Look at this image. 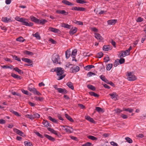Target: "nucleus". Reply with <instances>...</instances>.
<instances>
[{
    "instance_id": "f257e3e1",
    "label": "nucleus",
    "mask_w": 146,
    "mask_h": 146,
    "mask_svg": "<svg viewBox=\"0 0 146 146\" xmlns=\"http://www.w3.org/2000/svg\"><path fill=\"white\" fill-rule=\"evenodd\" d=\"M56 72L57 76L58 77L57 78L58 80H60L62 79L65 76V75L63 74L64 73V70L61 67L56 68Z\"/></svg>"
},
{
    "instance_id": "f03ea898",
    "label": "nucleus",
    "mask_w": 146,
    "mask_h": 146,
    "mask_svg": "<svg viewBox=\"0 0 146 146\" xmlns=\"http://www.w3.org/2000/svg\"><path fill=\"white\" fill-rule=\"evenodd\" d=\"M127 80L130 81H134L137 79L135 76L131 72H127Z\"/></svg>"
},
{
    "instance_id": "7ed1b4c3",
    "label": "nucleus",
    "mask_w": 146,
    "mask_h": 146,
    "mask_svg": "<svg viewBox=\"0 0 146 146\" xmlns=\"http://www.w3.org/2000/svg\"><path fill=\"white\" fill-rule=\"evenodd\" d=\"M27 19L24 18H22V19L20 21V22L22 23V25L27 26L31 27L33 25V23H29L26 21Z\"/></svg>"
},
{
    "instance_id": "20e7f679",
    "label": "nucleus",
    "mask_w": 146,
    "mask_h": 146,
    "mask_svg": "<svg viewBox=\"0 0 146 146\" xmlns=\"http://www.w3.org/2000/svg\"><path fill=\"white\" fill-rule=\"evenodd\" d=\"M59 59L60 56L58 54H54L52 56V60L54 63L60 64V62H58V60Z\"/></svg>"
},
{
    "instance_id": "39448f33",
    "label": "nucleus",
    "mask_w": 146,
    "mask_h": 146,
    "mask_svg": "<svg viewBox=\"0 0 146 146\" xmlns=\"http://www.w3.org/2000/svg\"><path fill=\"white\" fill-rule=\"evenodd\" d=\"M28 90L30 92H33L35 94L39 96L41 95V94L34 88H31L29 87H28Z\"/></svg>"
},
{
    "instance_id": "423d86ee",
    "label": "nucleus",
    "mask_w": 146,
    "mask_h": 146,
    "mask_svg": "<svg viewBox=\"0 0 146 146\" xmlns=\"http://www.w3.org/2000/svg\"><path fill=\"white\" fill-rule=\"evenodd\" d=\"M22 60L23 61L25 62L31 63V64H25V65H26L27 66H32V61L30 59H28V58H22Z\"/></svg>"
},
{
    "instance_id": "0eeeda50",
    "label": "nucleus",
    "mask_w": 146,
    "mask_h": 146,
    "mask_svg": "<svg viewBox=\"0 0 146 146\" xmlns=\"http://www.w3.org/2000/svg\"><path fill=\"white\" fill-rule=\"evenodd\" d=\"M80 69V68L78 66H76L75 67H72L70 68V70L72 73H76Z\"/></svg>"
},
{
    "instance_id": "6e6552de",
    "label": "nucleus",
    "mask_w": 146,
    "mask_h": 146,
    "mask_svg": "<svg viewBox=\"0 0 146 146\" xmlns=\"http://www.w3.org/2000/svg\"><path fill=\"white\" fill-rule=\"evenodd\" d=\"M109 95L111 96V98L113 99L114 100H117L118 96L116 92H113L112 93L110 94Z\"/></svg>"
},
{
    "instance_id": "1a4fd4ad",
    "label": "nucleus",
    "mask_w": 146,
    "mask_h": 146,
    "mask_svg": "<svg viewBox=\"0 0 146 146\" xmlns=\"http://www.w3.org/2000/svg\"><path fill=\"white\" fill-rule=\"evenodd\" d=\"M48 30L55 33H60V31L59 29L53 27H49L48 29Z\"/></svg>"
},
{
    "instance_id": "9d476101",
    "label": "nucleus",
    "mask_w": 146,
    "mask_h": 146,
    "mask_svg": "<svg viewBox=\"0 0 146 146\" xmlns=\"http://www.w3.org/2000/svg\"><path fill=\"white\" fill-rule=\"evenodd\" d=\"M1 20L3 22L6 23L11 22L12 21L11 18H8L7 17H2Z\"/></svg>"
},
{
    "instance_id": "9b49d317",
    "label": "nucleus",
    "mask_w": 146,
    "mask_h": 146,
    "mask_svg": "<svg viewBox=\"0 0 146 146\" xmlns=\"http://www.w3.org/2000/svg\"><path fill=\"white\" fill-rule=\"evenodd\" d=\"M71 9L73 10H74L80 11H84L85 10V9L83 7H73Z\"/></svg>"
},
{
    "instance_id": "f8f14e48",
    "label": "nucleus",
    "mask_w": 146,
    "mask_h": 146,
    "mask_svg": "<svg viewBox=\"0 0 146 146\" xmlns=\"http://www.w3.org/2000/svg\"><path fill=\"white\" fill-rule=\"evenodd\" d=\"M13 131L16 133L19 134L20 136H23V133L22 131L15 128H13Z\"/></svg>"
},
{
    "instance_id": "ddd939ff",
    "label": "nucleus",
    "mask_w": 146,
    "mask_h": 146,
    "mask_svg": "<svg viewBox=\"0 0 146 146\" xmlns=\"http://www.w3.org/2000/svg\"><path fill=\"white\" fill-rule=\"evenodd\" d=\"M62 2L66 5L68 6H73L74 5L73 3L70 2L67 0H63L62 1Z\"/></svg>"
},
{
    "instance_id": "4468645a",
    "label": "nucleus",
    "mask_w": 146,
    "mask_h": 146,
    "mask_svg": "<svg viewBox=\"0 0 146 146\" xmlns=\"http://www.w3.org/2000/svg\"><path fill=\"white\" fill-rule=\"evenodd\" d=\"M117 20L116 19H111L108 20L107 23L108 25H114L116 23Z\"/></svg>"
},
{
    "instance_id": "2eb2a0df",
    "label": "nucleus",
    "mask_w": 146,
    "mask_h": 146,
    "mask_svg": "<svg viewBox=\"0 0 146 146\" xmlns=\"http://www.w3.org/2000/svg\"><path fill=\"white\" fill-rule=\"evenodd\" d=\"M77 28L75 27H72L69 31V34L71 35H73L77 31Z\"/></svg>"
},
{
    "instance_id": "dca6fc26",
    "label": "nucleus",
    "mask_w": 146,
    "mask_h": 146,
    "mask_svg": "<svg viewBox=\"0 0 146 146\" xmlns=\"http://www.w3.org/2000/svg\"><path fill=\"white\" fill-rule=\"evenodd\" d=\"M56 90H57L60 93L66 94L67 93V90L65 89H62L60 88L56 89Z\"/></svg>"
},
{
    "instance_id": "f3484780",
    "label": "nucleus",
    "mask_w": 146,
    "mask_h": 146,
    "mask_svg": "<svg viewBox=\"0 0 146 146\" xmlns=\"http://www.w3.org/2000/svg\"><path fill=\"white\" fill-rule=\"evenodd\" d=\"M85 117L86 119L89 121L90 122L93 123H95V121L92 118H91L90 116H85Z\"/></svg>"
},
{
    "instance_id": "a211bd4d",
    "label": "nucleus",
    "mask_w": 146,
    "mask_h": 146,
    "mask_svg": "<svg viewBox=\"0 0 146 146\" xmlns=\"http://www.w3.org/2000/svg\"><path fill=\"white\" fill-rule=\"evenodd\" d=\"M95 36L96 38L100 41H102L103 40V38L98 33H95Z\"/></svg>"
},
{
    "instance_id": "6ab92c4d",
    "label": "nucleus",
    "mask_w": 146,
    "mask_h": 146,
    "mask_svg": "<svg viewBox=\"0 0 146 146\" xmlns=\"http://www.w3.org/2000/svg\"><path fill=\"white\" fill-rule=\"evenodd\" d=\"M121 54L120 56V57H124L125 56L129 55V53H128V52H127L126 51V50L125 51H122Z\"/></svg>"
},
{
    "instance_id": "aec40b11",
    "label": "nucleus",
    "mask_w": 146,
    "mask_h": 146,
    "mask_svg": "<svg viewBox=\"0 0 146 146\" xmlns=\"http://www.w3.org/2000/svg\"><path fill=\"white\" fill-rule=\"evenodd\" d=\"M11 76L15 78H16L19 80H21L22 79L21 77L14 73H12L11 74Z\"/></svg>"
},
{
    "instance_id": "412c9836",
    "label": "nucleus",
    "mask_w": 146,
    "mask_h": 146,
    "mask_svg": "<svg viewBox=\"0 0 146 146\" xmlns=\"http://www.w3.org/2000/svg\"><path fill=\"white\" fill-rule=\"evenodd\" d=\"M44 136L49 140L51 141H53L55 140V139L54 138L52 137L51 136L47 134H45Z\"/></svg>"
},
{
    "instance_id": "4be33fe9",
    "label": "nucleus",
    "mask_w": 146,
    "mask_h": 146,
    "mask_svg": "<svg viewBox=\"0 0 146 146\" xmlns=\"http://www.w3.org/2000/svg\"><path fill=\"white\" fill-rule=\"evenodd\" d=\"M30 18L31 21L36 23H37V22H38V19L34 16H31Z\"/></svg>"
},
{
    "instance_id": "5701e85b",
    "label": "nucleus",
    "mask_w": 146,
    "mask_h": 146,
    "mask_svg": "<svg viewBox=\"0 0 146 146\" xmlns=\"http://www.w3.org/2000/svg\"><path fill=\"white\" fill-rule=\"evenodd\" d=\"M65 55L67 59L69 58L70 55V49H68L66 51Z\"/></svg>"
},
{
    "instance_id": "b1692460",
    "label": "nucleus",
    "mask_w": 146,
    "mask_h": 146,
    "mask_svg": "<svg viewBox=\"0 0 146 146\" xmlns=\"http://www.w3.org/2000/svg\"><path fill=\"white\" fill-rule=\"evenodd\" d=\"M61 26L65 28L70 29L71 26L67 24L63 23L62 24Z\"/></svg>"
},
{
    "instance_id": "393cba45",
    "label": "nucleus",
    "mask_w": 146,
    "mask_h": 146,
    "mask_svg": "<svg viewBox=\"0 0 146 146\" xmlns=\"http://www.w3.org/2000/svg\"><path fill=\"white\" fill-rule=\"evenodd\" d=\"M38 22L37 23L40 24H44L47 22V21L44 19H42L40 20L38 19Z\"/></svg>"
},
{
    "instance_id": "a878e982",
    "label": "nucleus",
    "mask_w": 146,
    "mask_h": 146,
    "mask_svg": "<svg viewBox=\"0 0 146 146\" xmlns=\"http://www.w3.org/2000/svg\"><path fill=\"white\" fill-rule=\"evenodd\" d=\"M13 70H15L16 72H17L18 73L20 74H22L23 73V72L22 71L17 67H15V68H13Z\"/></svg>"
},
{
    "instance_id": "bb28decb",
    "label": "nucleus",
    "mask_w": 146,
    "mask_h": 146,
    "mask_svg": "<svg viewBox=\"0 0 146 146\" xmlns=\"http://www.w3.org/2000/svg\"><path fill=\"white\" fill-rule=\"evenodd\" d=\"M94 67V66L93 65H87L84 67V69L86 70H89L92 68Z\"/></svg>"
},
{
    "instance_id": "cd10ccee",
    "label": "nucleus",
    "mask_w": 146,
    "mask_h": 146,
    "mask_svg": "<svg viewBox=\"0 0 146 146\" xmlns=\"http://www.w3.org/2000/svg\"><path fill=\"white\" fill-rule=\"evenodd\" d=\"M111 49V47L109 46L104 45L103 47V50L105 51H108L109 50Z\"/></svg>"
},
{
    "instance_id": "c85d7f7f",
    "label": "nucleus",
    "mask_w": 146,
    "mask_h": 146,
    "mask_svg": "<svg viewBox=\"0 0 146 146\" xmlns=\"http://www.w3.org/2000/svg\"><path fill=\"white\" fill-rule=\"evenodd\" d=\"M66 117L71 122H73L74 120L73 119L67 114H66L65 115Z\"/></svg>"
},
{
    "instance_id": "c756f323",
    "label": "nucleus",
    "mask_w": 146,
    "mask_h": 146,
    "mask_svg": "<svg viewBox=\"0 0 146 146\" xmlns=\"http://www.w3.org/2000/svg\"><path fill=\"white\" fill-rule=\"evenodd\" d=\"M33 119H38L40 117V115L36 113H33Z\"/></svg>"
},
{
    "instance_id": "7c9ffc66",
    "label": "nucleus",
    "mask_w": 146,
    "mask_h": 146,
    "mask_svg": "<svg viewBox=\"0 0 146 146\" xmlns=\"http://www.w3.org/2000/svg\"><path fill=\"white\" fill-rule=\"evenodd\" d=\"M16 40L20 42H23L25 40V39H24L22 37L20 36L17 38Z\"/></svg>"
},
{
    "instance_id": "2f4dec72",
    "label": "nucleus",
    "mask_w": 146,
    "mask_h": 146,
    "mask_svg": "<svg viewBox=\"0 0 146 146\" xmlns=\"http://www.w3.org/2000/svg\"><path fill=\"white\" fill-rule=\"evenodd\" d=\"M89 94L91 96H93L95 97H98L99 96V94H97L92 92H89Z\"/></svg>"
},
{
    "instance_id": "473e14b6",
    "label": "nucleus",
    "mask_w": 146,
    "mask_h": 146,
    "mask_svg": "<svg viewBox=\"0 0 146 146\" xmlns=\"http://www.w3.org/2000/svg\"><path fill=\"white\" fill-rule=\"evenodd\" d=\"M123 110L128 111L129 113H132L133 111V110L131 108H123Z\"/></svg>"
},
{
    "instance_id": "72a5a7b5",
    "label": "nucleus",
    "mask_w": 146,
    "mask_h": 146,
    "mask_svg": "<svg viewBox=\"0 0 146 146\" xmlns=\"http://www.w3.org/2000/svg\"><path fill=\"white\" fill-rule=\"evenodd\" d=\"M67 85L71 89L73 90L74 88L73 85V84L71 82H69L67 83Z\"/></svg>"
},
{
    "instance_id": "f704fd0d",
    "label": "nucleus",
    "mask_w": 146,
    "mask_h": 146,
    "mask_svg": "<svg viewBox=\"0 0 146 146\" xmlns=\"http://www.w3.org/2000/svg\"><path fill=\"white\" fill-rule=\"evenodd\" d=\"M87 87L88 88L93 91L95 90L96 89L94 86L91 85H88Z\"/></svg>"
},
{
    "instance_id": "c9c22d12",
    "label": "nucleus",
    "mask_w": 146,
    "mask_h": 146,
    "mask_svg": "<svg viewBox=\"0 0 146 146\" xmlns=\"http://www.w3.org/2000/svg\"><path fill=\"white\" fill-rule=\"evenodd\" d=\"M33 35L38 39L39 40L40 38V36L38 32L36 33L35 34H33Z\"/></svg>"
},
{
    "instance_id": "e433bc0d",
    "label": "nucleus",
    "mask_w": 146,
    "mask_h": 146,
    "mask_svg": "<svg viewBox=\"0 0 146 146\" xmlns=\"http://www.w3.org/2000/svg\"><path fill=\"white\" fill-rule=\"evenodd\" d=\"M48 119H49L50 121L52 122L55 123H57V120L54 118H53L52 117L50 116H49L48 117Z\"/></svg>"
},
{
    "instance_id": "4c0bfd02",
    "label": "nucleus",
    "mask_w": 146,
    "mask_h": 146,
    "mask_svg": "<svg viewBox=\"0 0 146 146\" xmlns=\"http://www.w3.org/2000/svg\"><path fill=\"white\" fill-rule=\"evenodd\" d=\"M77 52V50L76 49H74L73 50L72 53V56L74 58H75V56L76 55Z\"/></svg>"
},
{
    "instance_id": "58836bf2",
    "label": "nucleus",
    "mask_w": 146,
    "mask_h": 146,
    "mask_svg": "<svg viewBox=\"0 0 146 146\" xmlns=\"http://www.w3.org/2000/svg\"><path fill=\"white\" fill-rule=\"evenodd\" d=\"M87 137L88 139L93 140H97L98 139L97 138L92 135H88Z\"/></svg>"
},
{
    "instance_id": "ea45409f",
    "label": "nucleus",
    "mask_w": 146,
    "mask_h": 146,
    "mask_svg": "<svg viewBox=\"0 0 146 146\" xmlns=\"http://www.w3.org/2000/svg\"><path fill=\"white\" fill-rule=\"evenodd\" d=\"M48 130L53 134H56L57 131H55L53 129L50 128H48Z\"/></svg>"
},
{
    "instance_id": "a19ab883",
    "label": "nucleus",
    "mask_w": 146,
    "mask_h": 146,
    "mask_svg": "<svg viewBox=\"0 0 146 146\" xmlns=\"http://www.w3.org/2000/svg\"><path fill=\"white\" fill-rule=\"evenodd\" d=\"M24 53L25 54L29 55H32L33 54V53L32 52L27 50L25 51L24 52Z\"/></svg>"
},
{
    "instance_id": "79ce46f5",
    "label": "nucleus",
    "mask_w": 146,
    "mask_h": 146,
    "mask_svg": "<svg viewBox=\"0 0 146 146\" xmlns=\"http://www.w3.org/2000/svg\"><path fill=\"white\" fill-rule=\"evenodd\" d=\"M113 66L112 64H108L106 67V69L108 70H110L112 68Z\"/></svg>"
},
{
    "instance_id": "37998d69",
    "label": "nucleus",
    "mask_w": 146,
    "mask_h": 146,
    "mask_svg": "<svg viewBox=\"0 0 146 146\" xmlns=\"http://www.w3.org/2000/svg\"><path fill=\"white\" fill-rule=\"evenodd\" d=\"M125 140L129 143H132V140L129 137H127L125 138Z\"/></svg>"
},
{
    "instance_id": "c03bdc74",
    "label": "nucleus",
    "mask_w": 146,
    "mask_h": 146,
    "mask_svg": "<svg viewBox=\"0 0 146 146\" xmlns=\"http://www.w3.org/2000/svg\"><path fill=\"white\" fill-rule=\"evenodd\" d=\"M42 123L45 127H48L49 126L48 122L46 120H44L42 122Z\"/></svg>"
},
{
    "instance_id": "a18cd8bd",
    "label": "nucleus",
    "mask_w": 146,
    "mask_h": 146,
    "mask_svg": "<svg viewBox=\"0 0 146 146\" xmlns=\"http://www.w3.org/2000/svg\"><path fill=\"white\" fill-rule=\"evenodd\" d=\"M36 101H43V98L42 97H37L36 96H35L34 97Z\"/></svg>"
},
{
    "instance_id": "49530a36",
    "label": "nucleus",
    "mask_w": 146,
    "mask_h": 146,
    "mask_svg": "<svg viewBox=\"0 0 146 146\" xmlns=\"http://www.w3.org/2000/svg\"><path fill=\"white\" fill-rule=\"evenodd\" d=\"M76 1L78 3L82 4L86 3L85 1L83 0H76Z\"/></svg>"
},
{
    "instance_id": "de8ad7c7",
    "label": "nucleus",
    "mask_w": 146,
    "mask_h": 146,
    "mask_svg": "<svg viewBox=\"0 0 146 146\" xmlns=\"http://www.w3.org/2000/svg\"><path fill=\"white\" fill-rule=\"evenodd\" d=\"M25 116H26V117H27V118H29L30 119H31L32 120H33V115L27 114V115H26Z\"/></svg>"
},
{
    "instance_id": "09e8293b",
    "label": "nucleus",
    "mask_w": 146,
    "mask_h": 146,
    "mask_svg": "<svg viewBox=\"0 0 146 146\" xmlns=\"http://www.w3.org/2000/svg\"><path fill=\"white\" fill-rule=\"evenodd\" d=\"M103 53L102 52H100L97 55V57L98 58H100L103 56Z\"/></svg>"
},
{
    "instance_id": "8fccbe9b",
    "label": "nucleus",
    "mask_w": 146,
    "mask_h": 146,
    "mask_svg": "<svg viewBox=\"0 0 146 146\" xmlns=\"http://www.w3.org/2000/svg\"><path fill=\"white\" fill-rule=\"evenodd\" d=\"M13 58L15 60H17L21 62V60L20 58L19 57H18V56L16 55L13 56Z\"/></svg>"
},
{
    "instance_id": "3c124183",
    "label": "nucleus",
    "mask_w": 146,
    "mask_h": 146,
    "mask_svg": "<svg viewBox=\"0 0 146 146\" xmlns=\"http://www.w3.org/2000/svg\"><path fill=\"white\" fill-rule=\"evenodd\" d=\"M24 144L25 146H32V145L30 142H27V141L24 142Z\"/></svg>"
},
{
    "instance_id": "603ef678",
    "label": "nucleus",
    "mask_w": 146,
    "mask_h": 146,
    "mask_svg": "<svg viewBox=\"0 0 146 146\" xmlns=\"http://www.w3.org/2000/svg\"><path fill=\"white\" fill-rule=\"evenodd\" d=\"M143 20V18L140 17H139L137 18L136 21L137 22H140L142 21Z\"/></svg>"
},
{
    "instance_id": "864d4df0",
    "label": "nucleus",
    "mask_w": 146,
    "mask_h": 146,
    "mask_svg": "<svg viewBox=\"0 0 146 146\" xmlns=\"http://www.w3.org/2000/svg\"><path fill=\"white\" fill-rule=\"evenodd\" d=\"M125 59L123 58H121L119 60V62L120 64H122L123 63L125 62Z\"/></svg>"
},
{
    "instance_id": "5fc2aeb1",
    "label": "nucleus",
    "mask_w": 146,
    "mask_h": 146,
    "mask_svg": "<svg viewBox=\"0 0 146 146\" xmlns=\"http://www.w3.org/2000/svg\"><path fill=\"white\" fill-rule=\"evenodd\" d=\"M74 23L76 24H77L78 25H83V23L82 22H81L80 21H75Z\"/></svg>"
},
{
    "instance_id": "6e6d98bb",
    "label": "nucleus",
    "mask_w": 146,
    "mask_h": 146,
    "mask_svg": "<svg viewBox=\"0 0 146 146\" xmlns=\"http://www.w3.org/2000/svg\"><path fill=\"white\" fill-rule=\"evenodd\" d=\"M68 14V12H66L65 10H62L61 14L64 15H66Z\"/></svg>"
},
{
    "instance_id": "4d7b16f0",
    "label": "nucleus",
    "mask_w": 146,
    "mask_h": 146,
    "mask_svg": "<svg viewBox=\"0 0 146 146\" xmlns=\"http://www.w3.org/2000/svg\"><path fill=\"white\" fill-rule=\"evenodd\" d=\"M95 73L90 72L88 73L87 75L89 77H90L92 76V75H95Z\"/></svg>"
},
{
    "instance_id": "13d9d810",
    "label": "nucleus",
    "mask_w": 146,
    "mask_h": 146,
    "mask_svg": "<svg viewBox=\"0 0 146 146\" xmlns=\"http://www.w3.org/2000/svg\"><path fill=\"white\" fill-rule=\"evenodd\" d=\"M66 127V128L65 129L66 130L65 131H66L68 133H70L72 132L69 129V127L67 126V127Z\"/></svg>"
},
{
    "instance_id": "bf43d9fd",
    "label": "nucleus",
    "mask_w": 146,
    "mask_h": 146,
    "mask_svg": "<svg viewBox=\"0 0 146 146\" xmlns=\"http://www.w3.org/2000/svg\"><path fill=\"white\" fill-rule=\"evenodd\" d=\"M92 143L90 142H88L85 144L82 145V146H91Z\"/></svg>"
},
{
    "instance_id": "052dcab7",
    "label": "nucleus",
    "mask_w": 146,
    "mask_h": 146,
    "mask_svg": "<svg viewBox=\"0 0 146 146\" xmlns=\"http://www.w3.org/2000/svg\"><path fill=\"white\" fill-rule=\"evenodd\" d=\"M11 111L17 116H20L19 113L17 111H15L13 110H12Z\"/></svg>"
},
{
    "instance_id": "680f3d73",
    "label": "nucleus",
    "mask_w": 146,
    "mask_h": 146,
    "mask_svg": "<svg viewBox=\"0 0 146 146\" xmlns=\"http://www.w3.org/2000/svg\"><path fill=\"white\" fill-rule=\"evenodd\" d=\"M115 111L117 113H119L122 111V110H121L119 109H116L115 110Z\"/></svg>"
},
{
    "instance_id": "e2e57ef3",
    "label": "nucleus",
    "mask_w": 146,
    "mask_h": 146,
    "mask_svg": "<svg viewBox=\"0 0 146 146\" xmlns=\"http://www.w3.org/2000/svg\"><path fill=\"white\" fill-rule=\"evenodd\" d=\"M35 133L36 135H37L38 136L40 137L41 138H43V136L42 135L40 134L38 132H35Z\"/></svg>"
},
{
    "instance_id": "0e129e2a",
    "label": "nucleus",
    "mask_w": 146,
    "mask_h": 146,
    "mask_svg": "<svg viewBox=\"0 0 146 146\" xmlns=\"http://www.w3.org/2000/svg\"><path fill=\"white\" fill-rule=\"evenodd\" d=\"M22 92L24 94L27 95H29L28 92L27 90H22Z\"/></svg>"
},
{
    "instance_id": "69168bd1",
    "label": "nucleus",
    "mask_w": 146,
    "mask_h": 146,
    "mask_svg": "<svg viewBox=\"0 0 146 146\" xmlns=\"http://www.w3.org/2000/svg\"><path fill=\"white\" fill-rule=\"evenodd\" d=\"M111 144L113 146H118L117 143L114 141H111L110 142Z\"/></svg>"
},
{
    "instance_id": "338daca9",
    "label": "nucleus",
    "mask_w": 146,
    "mask_h": 146,
    "mask_svg": "<svg viewBox=\"0 0 146 146\" xmlns=\"http://www.w3.org/2000/svg\"><path fill=\"white\" fill-rule=\"evenodd\" d=\"M100 77L101 79L104 81L106 79V78H105V76L103 75H101L100 76Z\"/></svg>"
},
{
    "instance_id": "774afa93",
    "label": "nucleus",
    "mask_w": 146,
    "mask_h": 146,
    "mask_svg": "<svg viewBox=\"0 0 146 146\" xmlns=\"http://www.w3.org/2000/svg\"><path fill=\"white\" fill-rule=\"evenodd\" d=\"M119 61H115L113 64V66L114 67H115L119 65Z\"/></svg>"
}]
</instances>
